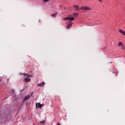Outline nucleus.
Returning a JSON list of instances; mask_svg holds the SVG:
<instances>
[{
    "mask_svg": "<svg viewBox=\"0 0 125 125\" xmlns=\"http://www.w3.org/2000/svg\"><path fill=\"white\" fill-rule=\"evenodd\" d=\"M81 9V10H91L92 9L88 6H82Z\"/></svg>",
    "mask_w": 125,
    "mask_h": 125,
    "instance_id": "nucleus-2",
    "label": "nucleus"
},
{
    "mask_svg": "<svg viewBox=\"0 0 125 125\" xmlns=\"http://www.w3.org/2000/svg\"><path fill=\"white\" fill-rule=\"evenodd\" d=\"M119 33H121L122 35H125V31H123V30H119Z\"/></svg>",
    "mask_w": 125,
    "mask_h": 125,
    "instance_id": "nucleus-10",
    "label": "nucleus"
},
{
    "mask_svg": "<svg viewBox=\"0 0 125 125\" xmlns=\"http://www.w3.org/2000/svg\"><path fill=\"white\" fill-rule=\"evenodd\" d=\"M25 82H31V79L28 78H24Z\"/></svg>",
    "mask_w": 125,
    "mask_h": 125,
    "instance_id": "nucleus-8",
    "label": "nucleus"
},
{
    "mask_svg": "<svg viewBox=\"0 0 125 125\" xmlns=\"http://www.w3.org/2000/svg\"><path fill=\"white\" fill-rule=\"evenodd\" d=\"M118 45L119 46H122L123 47V49H125V47H124V45H123V43H122L121 42H119Z\"/></svg>",
    "mask_w": 125,
    "mask_h": 125,
    "instance_id": "nucleus-7",
    "label": "nucleus"
},
{
    "mask_svg": "<svg viewBox=\"0 0 125 125\" xmlns=\"http://www.w3.org/2000/svg\"><path fill=\"white\" fill-rule=\"evenodd\" d=\"M64 20H69L70 21H74V20H75V18L74 17H71L70 18V16H69V17H66V18H64Z\"/></svg>",
    "mask_w": 125,
    "mask_h": 125,
    "instance_id": "nucleus-3",
    "label": "nucleus"
},
{
    "mask_svg": "<svg viewBox=\"0 0 125 125\" xmlns=\"http://www.w3.org/2000/svg\"><path fill=\"white\" fill-rule=\"evenodd\" d=\"M36 106L37 108H40V109H42V105L41 103H36Z\"/></svg>",
    "mask_w": 125,
    "mask_h": 125,
    "instance_id": "nucleus-5",
    "label": "nucleus"
},
{
    "mask_svg": "<svg viewBox=\"0 0 125 125\" xmlns=\"http://www.w3.org/2000/svg\"><path fill=\"white\" fill-rule=\"evenodd\" d=\"M43 2H47V1H49V0H43Z\"/></svg>",
    "mask_w": 125,
    "mask_h": 125,
    "instance_id": "nucleus-14",
    "label": "nucleus"
},
{
    "mask_svg": "<svg viewBox=\"0 0 125 125\" xmlns=\"http://www.w3.org/2000/svg\"><path fill=\"white\" fill-rule=\"evenodd\" d=\"M100 2H102V0H99Z\"/></svg>",
    "mask_w": 125,
    "mask_h": 125,
    "instance_id": "nucleus-18",
    "label": "nucleus"
},
{
    "mask_svg": "<svg viewBox=\"0 0 125 125\" xmlns=\"http://www.w3.org/2000/svg\"><path fill=\"white\" fill-rule=\"evenodd\" d=\"M34 93V92H32L31 94H30V95H28L27 96H26L24 97V100H29V99H30V97H31V96H32V95H33V94Z\"/></svg>",
    "mask_w": 125,
    "mask_h": 125,
    "instance_id": "nucleus-4",
    "label": "nucleus"
},
{
    "mask_svg": "<svg viewBox=\"0 0 125 125\" xmlns=\"http://www.w3.org/2000/svg\"><path fill=\"white\" fill-rule=\"evenodd\" d=\"M55 16H56V14H52V17H55Z\"/></svg>",
    "mask_w": 125,
    "mask_h": 125,
    "instance_id": "nucleus-13",
    "label": "nucleus"
},
{
    "mask_svg": "<svg viewBox=\"0 0 125 125\" xmlns=\"http://www.w3.org/2000/svg\"><path fill=\"white\" fill-rule=\"evenodd\" d=\"M45 84L44 82H42V83H40L38 84V86H41V87H42L43 85Z\"/></svg>",
    "mask_w": 125,
    "mask_h": 125,
    "instance_id": "nucleus-6",
    "label": "nucleus"
},
{
    "mask_svg": "<svg viewBox=\"0 0 125 125\" xmlns=\"http://www.w3.org/2000/svg\"><path fill=\"white\" fill-rule=\"evenodd\" d=\"M41 124H42V125H43V124H44V123H45V121H41Z\"/></svg>",
    "mask_w": 125,
    "mask_h": 125,
    "instance_id": "nucleus-15",
    "label": "nucleus"
},
{
    "mask_svg": "<svg viewBox=\"0 0 125 125\" xmlns=\"http://www.w3.org/2000/svg\"><path fill=\"white\" fill-rule=\"evenodd\" d=\"M76 10H78L79 11H80V8H79V6L77 8H76Z\"/></svg>",
    "mask_w": 125,
    "mask_h": 125,
    "instance_id": "nucleus-16",
    "label": "nucleus"
},
{
    "mask_svg": "<svg viewBox=\"0 0 125 125\" xmlns=\"http://www.w3.org/2000/svg\"><path fill=\"white\" fill-rule=\"evenodd\" d=\"M78 15H79V13H74V16L75 17H78Z\"/></svg>",
    "mask_w": 125,
    "mask_h": 125,
    "instance_id": "nucleus-12",
    "label": "nucleus"
},
{
    "mask_svg": "<svg viewBox=\"0 0 125 125\" xmlns=\"http://www.w3.org/2000/svg\"><path fill=\"white\" fill-rule=\"evenodd\" d=\"M57 125H61L60 124H58Z\"/></svg>",
    "mask_w": 125,
    "mask_h": 125,
    "instance_id": "nucleus-19",
    "label": "nucleus"
},
{
    "mask_svg": "<svg viewBox=\"0 0 125 125\" xmlns=\"http://www.w3.org/2000/svg\"><path fill=\"white\" fill-rule=\"evenodd\" d=\"M8 111L6 112V114L4 116L2 117L1 119V122L2 124H5L6 122H8Z\"/></svg>",
    "mask_w": 125,
    "mask_h": 125,
    "instance_id": "nucleus-1",
    "label": "nucleus"
},
{
    "mask_svg": "<svg viewBox=\"0 0 125 125\" xmlns=\"http://www.w3.org/2000/svg\"><path fill=\"white\" fill-rule=\"evenodd\" d=\"M24 77H28V78H30V77H31V75L27 74H24Z\"/></svg>",
    "mask_w": 125,
    "mask_h": 125,
    "instance_id": "nucleus-11",
    "label": "nucleus"
},
{
    "mask_svg": "<svg viewBox=\"0 0 125 125\" xmlns=\"http://www.w3.org/2000/svg\"><path fill=\"white\" fill-rule=\"evenodd\" d=\"M79 7V6H76V5H74V7H75L76 8H77V7Z\"/></svg>",
    "mask_w": 125,
    "mask_h": 125,
    "instance_id": "nucleus-17",
    "label": "nucleus"
},
{
    "mask_svg": "<svg viewBox=\"0 0 125 125\" xmlns=\"http://www.w3.org/2000/svg\"><path fill=\"white\" fill-rule=\"evenodd\" d=\"M73 23H68V24H67V25L66 26V27L68 28V29H69V28H71V27H72V24Z\"/></svg>",
    "mask_w": 125,
    "mask_h": 125,
    "instance_id": "nucleus-9",
    "label": "nucleus"
}]
</instances>
